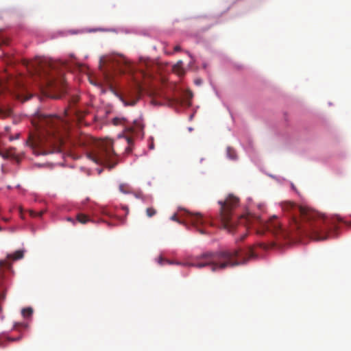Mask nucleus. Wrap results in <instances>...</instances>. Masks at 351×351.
<instances>
[{"mask_svg":"<svg viewBox=\"0 0 351 351\" xmlns=\"http://www.w3.org/2000/svg\"><path fill=\"white\" fill-rule=\"evenodd\" d=\"M2 230V228L0 226V231Z\"/></svg>","mask_w":351,"mask_h":351,"instance_id":"72a5a7b5","label":"nucleus"},{"mask_svg":"<svg viewBox=\"0 0 351 351\" xmlns=\"http://www.w3.org/2000/svg\"><path fill=\"white\" fill-rule=\"evenodd\" d=\"M21 313L24 317H29L33 313V309L31 307L25 308L22 310Z\"/></svg>","mask_w":351,"mask_h":351,"instance_id":"4468645a","label":"nucleus"},{"mask_svg":"<svg viewBox=\"0 0 351 351\" xmlns=\"http://www.w3.org/2000/svg\"><path fill=\"white\" fill-rule=\"evenodd\" d=\"M123 209L125 210H126V214L128 213L129 210H128V208H127L126 206H123Z\"/></svg>","mask_w":351,"mask_h":351,"instance_id":"cd10ccee","label":"nucleus"},{"mask_svg":"<svg viewBox=\"0 0 351 351\" xmlns=\"http://www.w3.org/2000/svg\"><path fill=\"white\" fill-rule=\"evenodd\" d=\"M162 258H160V263L162 264Z\"/></svg>","mask_w":351,"mask_h":351,"instance_id":"2f4dec72","label":"nucleus"},{"mask_svg":"<svg viewBox=\"0 0 351 351\" xmlns=\"http://www.w3.org/2000/svg\"><path fill=\"white\" fill-rule=\"evenodd\" d=\"M112 123L114 125H125V119L124 118L115 117L112 119Z\"/></svg>","mask_w":351,"mask_h":351,"instance_id":"dca6fc26","label":"nucleus"},{"mask_svg":"<svg viewBox=\"0 0 351 351\" xmlns=\"http://www.w3.org/2000/svg\"><path fill=\"white\" fill-rule=\"evenodd\" d=\"M119 189H120V191L123 193H129V191H128V185L126 184H120L119 186Z\"/></svg>","mask_w":351,"mask_h":351,"instance_id":"412c9836","label":"nucleus"},{"mask_svg":"<svg viewBox=\"0 0 351 351\" xmlns=\"http://www.w3.org/2000/svg\"><path fill=\"white\" fill-rule=\"evenodd\" d=\"M24 256L23 250H17L14 254H8V260H0V315L2 314L3 307L1 303L5 300L6 293L8 289L9 284L8 280L5 278L2 273L1 268L6 267L10 269L11 263L8 260L17 261L21 259Z\"/></svg>","mask_w":351,"mask_h":351,"instance_id":"0eeeda50","label":"nucleus"},{"mask_svg":"<svg viewBox=\"0 0 351 351\" xmlns=\"http://www.w3.org/2000/svg\"><path fill=\"white\" fill-rule=\"evenodd\" d=\"M20 326H23V324H19V323H17V324H15L14 326V329H17V328Z\"/></svg>","mask_w":351,"mask_h":351,"instance_id":"393cba45","label":"nucleus"},{"mask_svg":"<svg viewBox=\"0 0 351 351\" xmlns=\"http://www.w3.org/2000/svg\"><path fill=\"white\" fill-rule=\"evenodd\" d=\"M43 212H40V213H36L33 210H29V214L32 217H41L43 215Z\"/></svg>","mask_w":351,"mask_h":351,"instance_id":"4be33fe9","label":"nucleus"},{"mask_svg":"<svg viewBox=\"0 0 351 351\" xmlns=\"http://www.w3.org/2000/svg\"><path fill=\"white\" fill-rule=\"evenodd\" d=\"M76 219L78 222H80L82 224H85L88 221H90L91 219L89 217V216L84 214V213H78L76 215Z\"/></svg>","mask_w":351,"mask_h":351,"instance_id":"9b49d317","label":"nucleus"},{"mask_svg":"<svg viewBox=\"0 0 351 351\" xmlns=\"http://www.w3.org/2000/svg\"><path fill=\"white\" fill-rule=\"evenodd\" d=\"M182 61L180 60L173 66V71L179 76L184 75L185 73L184 69L182 67Z\"/></svg>","mask_w":351,"mask_h":351,"instance_id":"9d476101","label":"nucleus"},{"mask_svg":"<svg viewBox=\"0 0 351 351\" xmlns=\"http://www.w3.org/2000/svg\"><path fill=\"white\" fill-rule=\"evenodd\" d=\"M29 71L40 80V88L52 98H60L65 93L64 69L68 66L66 62L38 58L31 62L25 61Z\"/></svg>","mask_w":351,"mask_h":351,"instance_id":"f03ea898","label":"nucleus"},{"mask_svg":"<svg viewBox=\"0 0 351 351\" xmlns=\"http://www.w3.org/2000/svg\"><path fill=\"white\" fill-rule=\"evenodd\" d=\"M227 155L230 159L234 160L237 158V153L235 150L231 147L227 148Z\"/></svg>","mask_w":351,"mask_h":351,"instance_id":"2eb2a0df","label":"nucleus"},{"mask_svg":"<svg viewBox=\"0 0 351 351\" xmlns=\"http://www.w3.org/2000/svg\"><path fill=\"white\" fill-rule=\"evenodd\" d=\"M21 337H14V338H9L8 339L11 341H19L21 339Z\"/></svg>","mask_w":351,"mask_h":351,"instance_id":"5701e85b","label":"nucleus"},{"mask_svg":"<svg viewBox=\"0 0 351 351\" xmlns=\"http://www.w3.org/2000/svg\"><path fill=\"white\" fill-rule=\"evenodd\" d=\"M142 92L141 85L137 83L135 87L127 92L125 99H123L125 106H134L140 99Z\"/></svg>","mask_w":351,"mask_h":351,"instance_id":"6e6552de","label":"nucleus"},{"mask_svg":"<svg viewBox=\"0 0 351 351\" xmlns=\"http://www.w3.org/2000/svg\"><path fill=\"white\" fill-rule=\"evenodd\" d=\"M104 213L106 214V215H110L106 211H104Z\"/></svg>","mask_w":351,"mask_h":351,"instance_id":"7c9ffc66","label":"nucleus"},{"mask_svg":"<svg viewBox=\"0 0 351 351\" xmlns=\"http://www.w3.org/2000/svg\"><path fill=\"white\" fill-rule=\"evenodd\" d=\"M117 66L119 68L120 71L124 72L125 69L123 68L122 64L125 66H129V63L123 58H119V60H117Z\"/></svg>","mask_w":351,"mask_h":351,"instance_id":"ddd939ff","label":"nucleus"},{"mask_svg":"<svg viewBox=\"0 0 351 351\" xmlns=\"http://www.w3.org/2000/svg\"><path fill=\"white\" fill-rule=\"evenodd\" d=\"M126 140L128 141V146L127 147V148L125 149V151L128 152V153H130L131 152V147H130V145L132 144V139L131 137H126Z\"/></svg>","mask_w":351,"mask_h":351,"instance_id":"aec40b11","label":"nucleus"},{"mask_svg":"<svg viewBox=\"0 0 351 351\" xmlns=\"http://www.w3.org/2000/svg\"><path fill=\"white\" fill-rule=\"evenodd\" d=\"M220 206L219 213L216 220L221 228L229 232H234L242 225L244 227L255 226H263L264 230L271 232L278 237H289L293 234L307 236L316 241H322L328 238L329 230L336 228V223L341 221L339 217H328L316 210L300 206L291 202L281 204L282 210L287 217L289 228H282L276 217L265 221L258 216L246 213L238 218L233 219L235 209L239 205V198L229 194L224 200L218 202Z\"/></svg>","mask_w":351,"mask_h":351,"instance_id":"f257e3e1","label":"nucleus"},{"mask_svg":"<svg viewBox=\"0 0 351 351\" xmlns=\"http://www.w3.org/2000/svg\"><path fill=\"white\" fill-rule=\"evenodd\" d=\"M258 232V234H262V233L263 232V231H262V230H258V232Z\"/></svg>","mask_w":351,"mask_h":351,"instance_id":"c756f323","label":"nucleus"},{"mask_svg":"<svg viewBox=\"0 0 351 351\" xmlns=\"http://www.w3.org/2000/svg\"><path fill=\"white\" fill-rule=\"evenodd\" d=\"M252 247L245 250H222L216 252H207L203 253L197 258V260H203L200 263H190L185 265L202 268L210 266L213 271L224 269L246 263L250 259L256 257Z\"/></svg>","mask_w":351,"mask_h":351,"instance_id":"20e7f679","label":"nucleus"},{"mask_svg":"<svg viewBox=\"0 0 351 351\" xmlns=\"http://www.w3.org/2000/svg\"><path fill=\"white\" fill-rule=\"evenodd\" d=\"M67 220H68V221H72V222H73V219H71V218H70V217H69V218L67 219Z\"/></svg>","mask_w":351,"mask_h":351,"instance_id":"c85d7f7f","label":"nucleus"},{"mask_svg":"<svg viewBox=\"0 0 351 351\" xmlns=\"http://www.w3.org/2000/svg\"><path fill=\"white\" fill-rule=\"evenodd\" d=\"M63 121L57 116L40 114L36 125V131L30 133L27 144L37 154L46 155L59 149L63 142L60 126Z\"/></svg>","mask_w":351,"mask_h":351,"instance_id":"7ed1b4c3","label":"nucleus"},{"mask_svg":"<svg viewBox=\"0 0 351 351\" xmlns=\"http://www.w3.org/2000/svg\"><path fill=\"white\" fill-rule=\"evenodd\" d=\"M156 213V210L153 207L147 208L146 209V215L148 217H152L154 216Z\"/></svg>","mask_w":351,"mask_h":351,"instance_id":"f3484780","label":"nucleus"},{"mask_svg":"<svg viewBox=\"0 0 351 351\" xmlns=\"http://www.w3.org/2000/svg\"><path fill=\"white\" fill-rule=\"evenodd\" d=\"M143 129V126L141 123L138 121H134V125L132 126L127 128V130L135 135H138L140 132H142Z\"/></svg>","mask_w":351,"mask_h":351,"instance_id":"1a4fd4ad","label":"nucleus"},{"mask_svg":"<svg viewBox=\"0 0 351 351\" xmlns=\"http://www.w3.org/2000/svg\"><path fill=\"white\" fill-rule=\"evenodd\" d=\"M181 50V48L179 45H177L174 47V51L177 52V51H180Z\"/></svg>","mask_w":351,"mask_h":351,"instance_id":"b1692460","label":"nucleus"},{"mask_svg":"<svg viewBox=\"0 0 351 351\" xmlns=\"http://www.w3.org/2000/svg\"><path fill=\"white\" fill-rule=\"evenodd\" d=\"M112 145L113 141L110 139L97 141L91 151L86 153V156L96 164L112 169L118 162Z\"/></svg>","mask_w":351,"mask_h":351,"instance_id":"39448f33","label":"nucleus"},{"mask_svg":"<svg viewBox=\"0 0 351 351\" xmlns=\"http://www.w3.org/2000/svg\"><path fill=\"white\" fill-rule=\"evenodd\" d=\"M2 220H3L5 222H8L9 221V218H7V217H2Z\"/></svg>","mask_w":351,"mask_h":351,"instance_id":"bb28decb","label":"nucleus"},{"mask_svg":"<svg viewBox=\"0 0 351 351\" xmlns=\"http://www.w3.org/2000/svg\"><path fill=\"white\" fill-rule=\"evenodd\" d=\"M133 195L135 196V197L138 198V199H143L144 198V195H143V192L141 191L134 192Z\"/></svg>","mask_w":351,"mask_h":351,"instance_id":"6ab92c4d","label":"nucleus"},{"mask_svg":"<svg viewBox=\"0 0 351 351\" xmlns=\"http://www.w3.org/2000/svg\"><path fill=\"white\" fill-rule=\"evenodd\" d=\"M167 263H168L169 264H171V262H169V261H166Z\"/></svg>","mask_w":351,"mask_h":351,"instance_id":"473e14b6","label":"nucleus"},{"mask_svg":"<svg viewBox=\"0 0 351 351\" xmlns=\"http://www.w3.org/2000/svg\"><path fill=\"white\" fill-rule=\"evenodd\" d=\"M88 141V138L86 136L81 137L78 141V144L80 146L85 147L86 146V141Z\"/></svg>","mask_w":351,"mask_h":351,"instance_id":"a211bd4d","label":"nucleus"},{"mask_svg":"<svg viewBox=\"0 0 351 351\" xmlns=\"http://www.w3.org/2000/svg\"><path fill=\"white\" fill-rule=\"evenodd\" d=\"M12 82L4 83L0 80V95L4 93L6 91L11 92L10 84Z\"/></svg>","mask_w":351,"mask_h":351,"instance_id":"f8f14e48","label":"nucleus"},{"mask_svg":"<svg viewBox=\"0 0 351 351\" xmlns=\"http://www.w3.org/2000/svg\"><path fill=\"white\" fill-rule=\"evenodd\" d=\"M180 217H185L186 218V221H181L179 220L176 214L172 215L171 217V219L184 224V226H186L188 223H190L191 226L195 228L197 230L202 234L208 233L206 228V226L207 224L212 226L215 223L213 220L207 221L204 219L200 213H193L187 210H184V215H180Z\"/></svg>","mask_w":351,"mask_h":351,"instance_id":"423d86ee","label":"nucleus"},{"mask_svg":"<svg viewBox=\"0 0 351 351\" xmlns=\"http://www.w3.org/2000/svg\"><path fill=\"white\" fill-rule=\"evenodd\" d=\"M201 82H202L201 80H195V84H201Z\"/></svg>","mask_w":351,"mask_h":351,"instance_id":"a878e982","label":"nucleus"}]
</instances>
